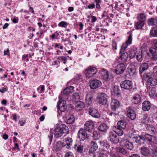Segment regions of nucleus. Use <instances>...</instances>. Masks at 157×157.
<instances>
[{
  "mask_svg": "<svg viewBox=\"0 0 157 157\" xmlns=\"http://www.w3.org/2000/svg\"><path fill=\"white\" fill-rule=\"evenodd\" d=\"M147 130L151 134H155L156 132V129L155 127L152 126H148L147 128Z\"/></svg>",
  "mask_w": 157,
  "mask_h": 157,
  "instance_id": "obj_42",
  "label": "nucleus"
},
{
  "mask_svg": "<svg viewBox=\"0 0 157 157\" xmlns=\"http://www.w3.org/2000/svg\"><path fill=\"white\" fill-rule=\"evenodd\" d=\"M120 85L122 88L126 90H129L132 88V82L129 80H125L121 82Z\"/></svg>",
  "mask_w": 157,
  "mask_h": 157,
  "instance_id": "obj_9",
  "label": "nucleus"
},
{
  "mask_svg": "<svg viewBox=\"0 0 157 157\" xmlns=\"http://www.w3.org/2000/svg\"><path fill=\"white\" fill-rule=\"evenodd\" d=\"M117 151L124 155H125L127 153L125 150L122 147H118L117 148Z\"/></svg>",
  "mask_w": 157,
  "mask_h": 157,
  "instance_id": "obj_49",
  "label": "nucleus"
},
{
  "mask_svg": "<svg viewBox=\"0 0 157 157\" xmlns=\"http://www.w3.org/2000/svg\"><path fill=\"white\" fill-rule=\"evenodd\" d=\"M139 21L143 22L145 23L146 21V17L144 14H140L137 17Z\"/></svg>",
  "mask_w": 157,
  "mask_h": 157,
  "instance_id": "obj_41",
  "label": "nucleus"
},
{
  "mask_svg": "<svg viewBox=\"0 0 157 157\" xmlns=\"http://www.w3.org/2000/svg\"><path fill=\"white\" fill-rule=\"evenodd\" d=\"M89 114L92 117L96 118L100 117V115L98 110L93 108H90L89 110Z\"/></svg>",
  "mask_w": 157,
  "mask_h": 157,
  "instance_id": "obj_16",
  "label": "nucleus"
},
{
  "mask_svg": "<svg viewBox=\"0 0 157 157\" xmlns=\"http://www.w3.org/2000/svg\"><path fill=\"white\" fill-rule=\"evenodd\" d=\"M78 136L81 140L83 141L87 137V135L85 130L82 128H81L78 132Z\"/></svg>",
  "mask_w": 157,
  "mask_h": 157,
  "instance_id": "obj_15",
  "label": "nucleus"
},
{
  "mask_svg": "<svg viewBox=\"0 0 157 157\" xmlns=\"http://www.w3.org/2000/svg\"><path fill=\"white\" fill-rule=\"evenodd\" d=\"M136 71V70L134 68L130 67L128 68V73L130 76H133L135 74Z\"/></svg>",
  "mask_w": 157,
  "mask_h": 157,
  "instance_id": "obj_46",
  "label": "nucleus"
},
{
  "mask_svg": "<svg viewBox=\"0 0 157 157\" xmlns=\"http://www.w3.org/2000/svg\"><path fill=\"white\" fill-rule=\"evenodd\" d=\"M44 85H42L41 86L40 92V93H43L44 92Z\"/></svg>",
  "mask_w": 157,
  "mask_h": 157,
  "instance_id": "obj_61",
  "label": "nucleus"
},
{
  "mask_svg": "<svg viewBox=\"0 0 157 157\" xmlns=\"http://www.w3.org/2000/svg\"><path fill=\"white\" fill-rule=\"evenodd\" d=\"M146 139L148 141L152 143H155L156 139L155 136L148 134H146L144 136Z\"/></svg>",
  "mask_w": 157,
  "mask_h": 157,
  "instance_id": "obj_21",
  "label": "nucleus"
},
{
  "mask_svg": "<svg viewBox=\"0 0 157 157\" xmlns=\"http://www.w3.org/2000/svg\"><path fill=\"white\" fill-rule=\"evenodd\" d=\"M115 132L119 136H121L123 134V131L122 128L117 127H115Z\"/></svg>",
  "mask_w": 157,
  "mask_h": 157,
  "instance_id": "obj_34",
  "label": "nucleus"
},
{
  "mask_svg": "<svg viewBox=\"0 0 157 157\" xmlns=\"http://www.w3.org/2000/svg\"><path fill=\"white\" fill-rule=\"evenodd\" d=\"M144 56V52H140L138 51H137L136 57L137 60L139 61H141L143 60V58Z\"/></svg>",
  "mask_w": 157,
  "mask_h": 157,
  "instance_id": "obj_30",
  "label": "nucleus"
},
{
  "mask_svg": "<svg viewBox=\"0 0 157 157\" xmlns=\"http://www.w3.org/2000/svg\"><path fill=\"white\" fill-rule=\"evenodd\" d=\"M147 82L149 85L153 86L157 84V80L155 78L151 77Z\"/></svg>",
  "mask_w": 157,
  "mask_h": 157,
  "instance_id": "obj_29",
  "label": "nucleus"
},
{
  "mask_svg": "<svg viewBox=\"0 0 157 157\" xmlns=\"http://www.w3.org/2000/svg\"><path fill=\"white\" fill-rule=\"evenodd\" d=\"M73 99L74 101L78 102L80 100V97L78 93H75L73 95Z\"/></svg>",
  "mask_w": 157,
  "mask_h": 157,
  "instance_id": "obj_43",
  "label": "nucleus"
},
{
  "mask_svg": "<svg viewBox=\"0 0 157 157\" xmlns=\"http://www.w3.org/2000/svg\"><path fill=\"white\" fill-rule=\"evenodd\" d=\"M58 25L59 26L65 28L67 26V24L66 22L62 21Z\"/></svg>",
  "mask_w": 157,
  "mask_h": 157,
  "instance_id": "obj_51",
  "label": "nucleus"
},
{
  "mask_svg": "<svg viewBox=\"0 0 157 157\" xmlns=\"http://www.w3.org/2000/svg\"><path fill=\"white\" fill-rule=\"evenodd\" d=\"M75 109L77 111L82 110L85 106L84 103L82 101H78L75 104Z\"/></svg>",
  "mask_w": 157,
  "mask_h": 157,
  "instance_id": "obj_26",
  "label": "nucleus"
},
{
  "mask_svg": "<svg viewBox=\"0 0 157 157\" xmlns=\"http://www.w3.org/2000/svg\"><path fill=\"white\" fill-rule=\"evenodd\" d=\"M150 34L154 37H157V28H153L150 31Z\"/></svg>",
  "mask_w": 157,
  "mask_h": 157,
  "instance_id": "obj_39",
  "label": "nucleus"
},
{
  "mask_svg": "<svg viewBox=\"0 0 157 157\" xmlns=\"http://www.w3.org/2000/svg\"><path fill=\"white\" fill-rule=\"evenodd\" d=\"M147 23L149 25H155L157 24V19L152 18H149L147 20Z\"/></svg>",
  "mask_w": 157,
  "mask_h": 157,
  "instance_id": "obj_32",
  "label": "nucleus"
},
{
  "mask_svg": "<svg viewBox=\"0 0 157 157\" xmlns=\"http://www.w3.org/2000/svg\"><path fill=\"white\" fill-rule=\"evenodd\" d=\"M100 73L102 78L106 81H109L112 78L110 74L109 73L108 71L105 69L102 68L101 69L100 71Z\"/></svg>",
  "mask_w": 157,
  "mask_h": 157,
  "instance_id": "obj_7",
  "label": "nucleus"
},
{
  "mask_svg": "<svg viewBox=\"0 0 157 157\" xmlns=\"http://www.w3.org/2000/svg\"><path fill=\"white\" fill-rule=\"evenodd\" d=\"M6 90H7L6 88H2L0 89V92L2 93H4Z\"/></svg>",
  "mask_w": 157,
  "mask_h": 157,
  "instance_id": "obj_60",
  "label": "nucleus"
},
{
  "mask_svg": "<svg viewBox=\"0 0 157 157\" xmlns=\"http://www.w3.org/2000/svg\"><path fill=\"white\" fill-rule=\"evenodd\" d=\"M91 17H92V22H94L96 21L97 20V18H96V17L94 16H91Z\"/></svg>",
  "mask_w": 157,
  "mask_h": 157,
  "instance_id": "obj_62",
  "label": "nucleus"
},
{
  "mask_svg": "<svg viewBox=\"0 0 157 157\" xmlns=\"http://www.w3.org/2000/svg\"><path fill=\"white\" fill-rule=\"evenodd\" d=\"M74 88V87L73 86H69L67 87L61 93L60 95L59 96V98L60 99H64L67 98L68 96L70 94L73 92Z\"/></svg>",
  "mask_w": 157,
  "mask_h": 157,
  "instance_id": "obj_4",
  "label": "nucleus"
},
{
  "mask_svg": "<svg viewBox=\"0 0 157 157\" xmlns=\"http://www.w3.org/2000/svg\"><path fill=\"white\" fill-rule=\"evenodd\" d=\"M141 75L143 78V79L146 81L147 82L148 80L151 77V74L150 73H144L143 75L141 74Z\"/></svg>",
  "mask_w": 157,
  "mask_h": 157,
  "instance_id": "obj_36",
  "label": "nucleus"
},
{
  "mask_svg": "<svg viewBox=\"0 0 157 157\" xmlns=\"http://www.w3.org/2000/svg\"><path fill=\"white\" fill-rule=\"evenodd\" d=\"M75 120V117L72 115H70L67 117V123L69 124L73 123Z\"/></svg>",
  "mask_w": 157,
  "mask_h": 157,
  "instance_id": "obj_35",
  "label": "nucleus"
},
{
  "mask_svg": "<svg viewBox=\"0 0 157 157\" xmlns=\"http://www.w3.org/2000/svg\"><path fill=\"white\" fill-rule=\"evenodd\" d=\"M150 103L148 101H145L142 104V108L144 111H147L150 109Z\"/></svg>",
  "mask_w": 157,
  "mask_h": 157,
  "instance_id": "obj_25",
  "label": "nucleus"
},
{
  "mask_svg": "<svg viewBox=\"0 0 157 157\" xmlns=\"http://www.w3.org/2000/svg\"><path fill=\"white\" fill-rule=\"evenodd\" d=\"M150 52L152 55V58L154 60H157V49L155 48H151L149 50Z\"/></svg>",
  "mask_w": 157,
  "mask_h": 157,
  "instance_id": "obj_23",
  "label": "nucleus"
},
{
  "mask_svg": "<svg viewBox=\"0 0 157 157\" xmlns=\"http://www.w3.org/2000/svg\"><path fill=\"white\" fill-rule=\"evenodd\" d=\"M109 138L111 141L114 143H117L119 141L117 136L113 132L109 133Z\"/></svg>",
  "mask_w": 157,
  "mask_h": 157,
  "instance_id": "obj_19",
  "label": "nucleus"
},
{
  "mask_svg": "<svg viewBox=\"0 0 157 157\" xmlns=\"http://www.w3.org/2000/svg\"><path fill=\"white\" fill-rule=\"evenodd\" d=\"M141 97L140 95L138 94H135L132 97V102L134 104H137L140 102Z\"/></svg>",
  "mask_w": 157,
  "mask_h": 157,
  "instance_id": "obj_22",
  "label": "nucleus"
},
{
  "mask_svg": "<svg viewBox=\"0 0 157 157\" xmlns=\"http://www.w3.org/2000/svg\"><path fill=\"white\" fill-rule=\"evenodd\" d=\"M154 143H151V144H148V147L150 148L151 149H153V147H154V146H153V144H154Z\"/></svg>",
  "mask_w": 157,
  "mask_h": 157,
  "instance_id": "obj_58",
  "label": "nucleus"
},
{
  "mask_svg": "<svg viewBox=\"0 0 157 157\" xmlns=\"http://www.w3.org/2000/svg\"><path fill=\"white\" fill-rule=\"evenodd\" d=\"M132 37L131 35L130 34L128 37V40L125 44H123L122 47L121 48L120 52H123L125 49L127 47L128 45L132 44Z\"/></svg>",
  "mask_w": 157,
  "mask_h": 157,
  "instance_id": "obj_13",
  "label": "nucleus"
},
{
  "mask_svg": "<svg viewBox=\"0 0 157 157\" xmlns=\"http://www.w3.org/2000/svg\"><path fill=\"white\" fill-rule=\"evenodd\" d=\"M90 88L92 89H96L101 85V81L97 79H94L90 81L89 82Z\"/></svg>",
  "mask_w": 157,
  "mask_h": 157,
  "instance_id": "obj_10",
  "label": "nucleus"
},
{
  "mask_svg": "<svg viewBox=\"0 0 157 157\" xmlns=\"http://www.w3.org/2000/svg\"><path fill=\"white\" fill-rule=\"evenodd\" d=\"M122 144L123 147L130 150L134 147L132 142L129 139L124 140L122 141Z\"/></svg>",
  "mask_w": 157,
  "mask_h": 157,
  "instance_id": "obj_11",
  "label": "nucleus"
},
{
  "mask_svg": "<svg viewBox=\"0 0 157 157\" xmlns=\"http://www.w3.org/2000/svg\"><path fill=\"white\" fill-rule=\"evenodd\" d=\"M143 120L141 121V122L143 124H145L147 123V115H145L143 117V118H142Z\"/></svg>",
  "mask_w": 157,
  "mask_h": 157,
  "instance_id": "obj_55",
  "label": "nucleus"
},
{
  "mask_svg": "<svg viewBox=\"0 0 157 157\" xmlns=\"http://www.w3.org/2000/svg\"><path fill=\"white\" fill-rule=\"evenodd\" d=\"M132 141H135L136 143L140 144H143L144 143L145 140L144 137L143 136H140L131 134L130 136Z\"/></svg>",
  "mask_w": 157,
  "mask_h": 157,
  "instance_id": "obj_6",
  "label": "nucleus"
},
{
  "mask_svg": "<svg viewBox=\"0 0 157 157\" xmlns=\"http://www.w3.org/2000/svg\"><path fill=\"white\" fill-rule=\"evenodd\" d=\"M88 7L89 9H94L95 7V5L94 4H90L88 6Z\"/></svg>",
  "mask_w": 157,
  "mask_h": 157,
  "instance_id": "obj_56",
  "label": "nucleus"
},
{
  "mask_svg": "<svg viewBox=\"0 0 157 157\" xmlns=\"http://www.w3.org/2000/svg\"><path fill=\"white\" fill-rule=\"evenodd\" d=\"M113 47L115 49H117V44L115 42V41H113Z\"/></svg>",
  "mask_w": 157,
  "mask_h": 157,
  "instance_id": "obj_57",
  "label": "nucleus"
},
{
  "mask_svg": "<svg viewBox=\"0 0 157 157\" xmlns=\"http://www.w3.org/2000/svg\"><path fill=\"white\" fill-rule=\"evenodd\" d=\"M44 115H42L40 117L39 120L40 121H42L44 120Z\"/></svg>",
  "mask_w": 157,
  "mask_h": 157,
  "instance_id": "obj_63",
  "label": "nucleus"
},
{
  "mask_svg": "<svg viewBox=\"0 0 157 157\" xmlns=\"http://www.w3.org/2000/svg\"><path fill=\"white\" fill-rule=\"evenodd\" d=\"M92 97L87 94L86 97V100L88 102V105H90L92 103Z\"/></svg>",
  "mask_w": 157,
  "mask_h": 157,
  "instance_id": "obj_48",
  "label": "nucleus"
},
{
  "mask_svg": "<svg viewBox=\"0 0 157 157\" xmlns=\"http://www.w3.org/2000/svg\"><path fill=\"white\" fill-rule=\"evenodd\" d=\"M98 71L97 69L93 66H90L86 68L83 72L86 78H89L94 77Z\"/></svg>",
  "mask_w": 157,
  "mask_h": 157,
  "instance_id": "obj_2",
  "label": "nucleus"
},
{
  "mask_svg": "<svg viewBox=\"0 0 157 157\" xmlns=\"http://www.w3.org/2000/svg\"><path fill=\"white\" fill-rule=\"evenodd\" d=\"M107 98L105 94L102 92L98 94L96 100L99 104L105 105L107 102Z\"/></svg>",
  "mask_w": 157,
  "mask_h": 157,
  "instance_id": "obj_3",
  "label": "nucleus"
},
{
  "mask_svg": "<svg viewBox=\"0 0 157 157\" xmlns=\"http://www.w3.org/2000/svg\"><path fill=\"white\" fill-rule=\"evenodd\" d=\"M119 112H117L116 113L114 112H111L109 114V116L111 118L115 119L118 116Z\"/></svg>",
  "mask_w": 157,
  "mask_h": 157,
  "instance_id": "obj_47",
  "label": "nucleus"
},
{
  "mask_svg": "<svg viewBox=\"0 0 157 157\" xmlns=\"http://www.w3.org/2000/svg\"><path fill=\"white\" fill-rule=\"evenodd\" d=\"M128 54L126 52H124L121 56L119 59H121L122 62H125L126 61L128 58Z\"/></svg>",
  "mask_w": 157,
  "mask_h": 157,
  "instance_id": "obj_37",
  "label": "nucleus"
},
{
  "mask_svg": "<svg viewBox=\"0 0 157 157\" xmlns=\"http://www.w3.org/2000/svg\"><path fill=\"white\" fill-rule=\"evenodd\" d=\"M138 51L136 48L132 49L129 55L130 58L131 59H132L134 57L136 56L137 51Z\"/></svg>",
  "mask_w": 157,
  "mask_h": 157,
  "instance_id": "obj_38",
  "label": "nucleus"
},
{
  "mask_svg": "<svg viewBox=\"0 0 157 157\" xmlns=\"http://www.w3.org/2000/svg\"><path fill=\"white\" fill-rule=\"evenodd\" d=\"M149 67V66L148 63H142L139 68V73L140 75L146 70H147Z\"/></svg>",
  "mask_w": 157,
  "mask_h": 157,
  "instance_id": "obj_18",
  "label": "nucleus"
},
{
  "mask_svg": "<svg viewBox=\"0 0 157 157\" xmlns=\"http://www.w3.org/2000/svg\"><path fill=\"white\" fill-rule=\"evenodd\" d=\"M48 137L49 140V143H51L52 141L53 138V130L50 129V133L48 135Z\"/></svg>",
  "mask_w": 157,
  "mask_h": 157,
  "instance_id": "obj_50",
  "label": "nucleus"
},
{
  "mask_svg": "<svg viewBox=\"0 0 157 157\" xmlns=\"http://www.w3.org/2000/svg\"><path fill=\"white\" fill-rule=\"evenodd\" d=\"M91 147L90 149V151L93 152L95 151L98 148L97 144L94 141L91 142Z\"/></svg>",
  "mask_w": 157,
  "mask_h": 157,
  "instance_id": "obj_31",
  "label": "nucleus"
},
{
  "mask_svg": "<svg viewBox=\"0 0 157 157\" xmlns=\"http://www.w3.org/2000/svg\"><path fill=\"white\" fill-rule=\"evenodd\" d=\"M92 137L94 140H97L100 138V135L97 131H94L93 133Z\"/></svg>",
  "mask_w": 157,
  "mask_h": 157,
  "instance_id": "obj_45",
  "label": "nucleus"
},
{
  "mask_svg": "<svg viewBox=\"0 0 157 157\" xmlns=\"http://www.w3.org/2000/svg\"><path fill=\"white\" fill-rule=\"evenodd\" d=\"M63 147H64L63 143L60 141H59L54 145L53 149L54 150H58L61 149Z\"/></svg>",
  "mask_w": 157,
  "mask_h": 157,
  "instance_id": "obj_28",
  "label": "nucleus"
},
{
  "mask_svg": "<svg viewBox=\"0 0 157 157\" xmlns=\"http://www.w3.org/2000/svg\"><path fill=\"white\" fill-rule=\"evenodd\" d=\"M65 157H74L73 154L70 152H67L65 155Z\"/></svg>",
  "mask_w": 157,
  "mask_h": 157,
  "instance_id": "obj_53",
  "label": "nucleus"
},
{
  "mask_svg": "<svg viewBox=\"0 0 157 157\" xmlns=\"http://www.w3.org/2000/svg\"><path fill=\"white\" fill-rule=\"evenodd\" d=\"M59 101L58 102L57 107L58 109H59L62 112L65 111L66 109V101L64 99H60V98Z\"/></svg>",
  "mask_w": 157,
  "mask_h": 157,
  "instance_id": "obj_8",
  "label": "nucleus"
},
{
  "mask_svg": "<svg viewBox=\"0 0 157 157\" xmlns=\"http://www.w3.org/2000/svg\"><path fill=\"white\" fill-rule=\"evenodd\" d=\"M68 128L65 124H62L59 127H57L55 129L54 135L57 137H60L63 133L68 131Z\"/></svg>",
  "mask_w": 157,
  "mask_h": 157,
  "instance_id": "obj_1",
  "label": "nucleus"
},
{
  "mask_svg": "<svg viewBox=\"0 0 157 157\" xmlns=\"http://www.w3.org/2000/svg\"><path fill=\"white\" fill-rule=\"evenodd\" d=\"M119 106L120 103L118 101L115 99H113L112 100L111 103V107L112 110L113 111H116Z\"/></svg>",
  "mask_w": 157,
  "mask_h": 157,
  "instance_id": "obj_17",
  "label": "nucleus"
},
{
  "mask_svg": "<svg viewBox=\"0 0 157 157\" xmlns=\"http://www.w3.org/2000/svg\"><path fill=\"white\" fill-rule=\"evenodd\" d=\"M126 122L124 121L121 120L118 122V126H117L122 129H124L126 128Z\"/></svg>",
  "mask_w": 157,
  "mask_h": 157,
  "instance_id": "obj_33",
  "label": "nucleus"
},
{
  "mask_svg": "<svg viewBox=\"0 0 157 157\" xmlns=\"http://www.w3.org/2000/svg\"><path fill=\"white\" fill-rule=\"evenodd\" d=\"M154 75L157 77V66H155L153 69Z\"/></svg>",
  "mask_w": 157,
  "mask_h": 157,
  "instance_id": "obj_54",
  "label": "nucleus"
},
{
  "mask_svg": "<svg viewBox=\"0 0 157 157\" xmlns=\"http://www.w3.org/2000/svg\"><path fill=\"white\" fill-rule=\"evenodd\" d=\"M3 138L4 139L6 140L8 139V136L6 134H4L3 135Z\"/></svg>",
  "mask_w": 157,
  "mask_h": 157,
  "instance_id": "obj_64",
  "label": "nucleus"
},
{
  "mask_svg": "<svg viewBox=\"0 0 157 157\" xmlns=\"http://www.w3.org/2000/svg\"><path fill=\"white\" fill-rule=\"evenodd\" d=\"M72 140L69 137L65 138L63 142L64 147L65 146L67 148L70 147V146L72 144Z\"/></svg>",
  "mask_w": 157,
  "mask_h": 157,
  "instance_id": "obj_20",
  "label": "nucleus"
},
{
  "mask_svg": "<svg viewBox=\"0 0 157 157\" xmlns=\"http://www.w3.org/2000/svg\"><path fill=\"white\" fill-rule=\"evenodd\" d=\"M144 23L143 22L139 21L136 23V29H142L143 27L144 26Z\"/></svg>",
  "mask_w": 157,
  "mask_h": 157,
  "instance_id": "obj_44",
  "label": "nucleus"
},
{
  "mask_svg": "<svg viewBox=\"0 0 157 157\" xmlns=\"http://www.w3.org/2000/svg\"><path fill=\"white\" fill-rule=\"evenodd\" d=\"M140 150L141 154L144 156H147L150 153L149 149L146 147H142L140 148Z\"/></svg>",
  "mask_w": 157,
  "mask_h": 157,
  "instance_id": "obj_24",
  "label": "nucleus"
},
{
  "mask_svg": "<svg viewBox=\"0 0 157 157\" xmlns=\"http://www.w3.org/2000/svg\"><path fill=\"white\" fill-rule=\"evenodd\" d=\"M117 62L116 61L113 64V67H115V73L118 75L121 74L124 72L125 69V66L123 63H120L117 66L115 65L117 64Z\"/></svg>",
  "mask_w": 157,
  "mask_h": 157,
  "instance_id": "obj_5",
  "label": "nucleus"
},
{
  "mask_svg": "<svg viewBox=\"0 0 157 157\" xmlns=\"http://www.w3.org/2000/svg\"><path fill=\"white\" fill-rule=\"evenodd\" d=\"M4 55H9V49H8L7 50L4 51Z\"/></svg>",
  "mask_w": 157,
  "mask_h": 157,
  "instance_id": "obj_59",
  "label": "nucleus"
},
{
  "mask_svg": "<svg viewBox=\"0 0 157 157\" xmlns=\"http://www.w3.org/2000/svg\"><path fill=\"white\" fill-rule=\"evenodd\" d=\"M127 114L128 117L132 120H133L136 118V113L134 110L131 107H129L128 108Z\"/></svg>",
  "mask_w": 157,
  "mask_h": 157,
  "instance_id": "obj_14",
  "label": "nucleus"
},
{
  "mask_svg": "<svg viewBox=\"0 0 157 157\" xmlns=\"http://www.w3.org/2000/svg\"><path fill=\"white\" fill-rule=\"evenodd\" d=\"M98 128L100 131L104 132L107 129L108 127L106 124H102L99 126Z\"/></svg>",
  "mask_w": 157,
  "mask_h": 157,
  "instance_id": "obj_40",
  "label": "nucleus"
},
{
  "mask_svg": "<svg viewBox=\"0 0 157 157\" xmlns=\"http://www.w3.org/2000/svg\"><path fill=\"white\" fill-rule=\"evenodd\" d=\"M107 141L104 140H102L100 141V144L104 148L105 147V145L107 144Z\"/></svg>",
  "mask_w": 157,
  "mask_h": 157,
  "instance_id": "obj_52",
  "label": "nucleus"
},
{
  "mask_svg": "<svg viewBox=\"0 0 157 157\" xmlns=\"http://www.w3.org/2000/svg\"><path fill=\"white\" fill-rule=\"evenodd\" d=\"M74 148L78 152L81 153L83 150L84 146L80 143H78L75 145Z\"/></svg>",
  "mask_w": 157,
  "mask_h": 157,
  "instance_id": "obj_27",
  "label": "nucleus"
},
{
  "mask_svg": "<svg viewBox=\"0 0 157 157\" xmlns=\"http://www.w3.org/2000/svg\"><path fill=\"white\" fill-rule=\"evenodd\" d=\"M94 124L92 121H86L84 124V128L86 131L90 132L93 129Z\"/></svg>",
  "mask_w": 157,
  "mask_h": 157,
  "instance_id": "obj_12",
  "label": "nucleus"
}]
</instances>
